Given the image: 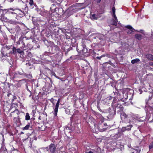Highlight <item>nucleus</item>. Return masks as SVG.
<instances>
[{
  "mask_svg": "<svg viewBox=\"0 0 153 153\" xmlns=\"http://www.w3.org/2000/svg\"><path fill=\"white\" fill-rule=\"evenodd\" d=\"M1 26H0V33H1L2 32V31L1 30Z\"/></svg>",
  "mask_w": 153,
  "mask_h": 153,
  "instance_id": "53",
  "label": "nucleus"
},
{
  "mask_svg": "<svg viewBox=\"0 0 153 153\" xmlns=\"http://www.w3.org/2000/svg\"><path fill=\"white\" fill-rule=\"evenodd\" d=\"M85 153H94L92 152H91V151H89V152H87Z\"/></svg>",
  "mask_w": 153,
  "mask_h": 153,
  "instance_id": "46",
  "label": "nucleus"
},
{
  "mask_svg": "<svg viewBox=\"0 0 153 153\" xmlns=\"http://www.w3.org/2000/svg\"><path fill=\"white\" fill-rule=\"evenodd\" d=\"M68 52H67V51H66V52H65V54L66 55H67V54H68Z\"/></svg>",
  "mask_w": 153,
  "mask_h": 153,
  "instance_id": "54",
  "label": "nucleus"
},
{
  "mask_svg": "<svg viewBox=\"0 0 153 153\" xmlns=\"http://www.w3.org/2000/svg\"><path fill=\"white\" fill-rule=\"evenodd\" d=\"M51 52L53 53H56L59 50L58 46L55 45H53L51 46Z\"/></svg>",
  "mask_w": 153,
  "mask_h": 153,
  "instance_id": "12",
  "label": "nucleus"
},
{
  "mask_svg": "<svg viewBox=\"0 0 153 153\" xmlns=\"http://www.w3.org/2000/svg\"><path fill=\"white\" fill-rule=\"evenodd\" d=\"M11 13L12 14H16L15 13H13V12H11Z\"/></svg>",
  "mask_w": 153,
  "mask_h": 153,
  "instance_id": "55",
  "label": "nucleus"
},
{
  "mask_svg": "<svg viewBox=\"0 0 153 153\" xmlns=\"http://www.w3.org/2000/svg\"><path fill=\"white\" fill-rule=\"evenodd\" d=\"M101 0H97V3H100L101 1Z\"/></svg>",
  "mask_w": 153,
  "mask_h": 153,
  "instance_id": "47",
  "label": "nucleus"
},
{
  "mask_svg": "<svg viewBox=\"0 0 153 153\" xmlns=\"http://www.w3.org/2000/svg\"><path fill=\"white\" fill-rule=\"evenodd\" d=\"M43 42L45 44L47 45V46H48V42L47 40L46 39L43 40Z\"/></svg>",
  "mask_w": 153,
  "mask_h": 153,
  "instance_id": "34",
  "label": "nucleus"
},
{
  "mask_svg": "<svg viewBox=\"0 0 153 153\" xmlns=\"http://www.w3.org/2000/svg\"><path fill=\"white\" fill-rule=\"evenodd\" d=\"M21 40V38H20L19 39V40L17 42V44L19 45L20 44L21 41H22V40Z\"/></svg>",
  "mask_w": 153,
  "mask_h": 153,
  "instance_id": "37",
  "label": "nucleus"
},
{
  "mask_svg": "<svg viewBox=\"0 0 153 153\" xmlns=\"http://www.w3.org/2000/svg\"><path fill=\"white\" fill-rule=\"evenodd\" d=\"M60 102V99H59L55 105V108H54V114L55 116H56L58 112V110L59 106V105Z\"/></svg>",
  "mask_w": 153,
  "mask_h": 153,
  "instance_id": "15",
  "label": "nucleus"
},
{
  "mask_svg": "<svg viewBox=\"0 0 153 153\" xmlns=\"http://www.w3.org/2000/svg\"><path fill=\"white\" fill-rule=\"evenodd\" d=\"M36 112V110H33L32 111L31 114L33 116H34Z\"/></svg>",
  "mask_w": 153,
  "mask_h": 153,
  "instance_id": "35",
  "label": "nucleus"
},
{
  "mask_svg": "<svg viewBox=\"0 0 153 153\" xmlns=\"http://www.w3.org/2000/svg\"><path fill=\"white\" fill-rule=\"evenodd\" d=\"M76 50L79 53H82L83 54L86 53L88 51L84 44H82L79 47H77Z\"/></svg>",
  "mask_w": 153,
  "mask_h": 153,
  "instance_id": "1",
  "label": "nucleus"
},
{
  "mask_svg": "<svg viewBox=\"0 0 153 153\" xmlns=\"http://www.w3.org/2000/svg\"><path fill=\"white\" fill-rule=\"evenodd\" d=\"M54 10H56V8H55Z\"/></svg>",
  "mask_w": 153,
  "mask_h": 153,
  "instance_id": "64",
  "label": "nucleus"
},
{
  "mask_svg": "<svg viewBox=\"0 0 153 153\" xmlns=\"http://www.w3.org/2000/svg\"><path fill=\"white\" fill-rule=\"evenodd\" d=\"M9 22L12 24H18V23H19L18 22H16L15 21H12L11 20H9Z\"/></svg>",
  "mask_w": 153,
  "mask_h": 153,
  "instance_id": "27",
  "label": "nucleus"
},
{
  "mask_svg": "<svg viewBox=\"0 0 153 153\" xmlns=\"http://www.w3.org/2000/svg\"><path fill=\"white\" fill-rule=\"evenodd\" d=\"M149 65L151 66H153V62H151L149 63Z\"/></svg>",
  "mask_w": 153,
  "mask_h": 153,
  "instance_id": "44",
  "label": "nucleus"
},
{
  "mask_svg": "<svg viewBox=\"0 0 153 153\" xmlns=\"http://www.w3.org/2000/svg\"><path fill=\"white\" fill-rule=\"evenodd\" d=\"M72 58V56H71V57H70V59H71V58Z\"/></svg>",
  "mask_w": 153,
  "mask_h": 153,
  "instance_id": "59",
  "label": "nucleus"
},
{
  "mask_svg": "<svg viewBox=\"0 0 153 153\" xmlns=\"http://www.w3.org/2000/svg\"><path fill=\"white\" fill-rule=\"evenodd\" d=\"M97 115L98 116H99L100 117L101 116V115L99 113H97Z\"/></svg>",
  "mask_w": 153,
  "mask_h": 153,
  "instance_id": "45",
  "label": "nucleus"
},
{
  "mask_svg": "<svg viewBox=\"0 0 153 153\" xmlns=\"http://www.w3.org/2000/svg\"><path fill=\"white\" fill-rule=\"evenodd\" d=\"M109 64H110L111 65H112L113 66H114L115 65L112 63L111 62H109Z\"/></svg>",
  "mask_w": 153,
  "mask_h": 153,
  "instance_id": "41",
  "label": "nucleus"
},
{
  "mask_svg": "<svg viewBox=\"0 0 153 153\" xmlns=\"http://www.w3.org/2000/svg\"><path fill=\"white\" fill-rule=\"evenodd\" d=\"M13 99L14 100L16 99V97L15 96H13Z\"/></svg>",
  "mask_w": 153,
  "mask_h": 153,
  "instance_id": "49",
  "label": "nucleus"
},
{
  "mask_svg": "<svg viewBox=\"0 0 153 153\" xmlns=\"http://www.w3.org/2000/svg\"><path fill=\"white\" fill-rule=\"evenodd\" d=\"M116 110L114 108V107H111L108 108V109L106 111V113H108L109 115L111 118L113 117L116 114Z\"/></svg>",
  "mask_w": 153,
  "mask_h": 153,
  "instance_id": "4",
  "label": "nucleus"
},
{
  "mask_svg": "<svg viewBox=\"0 0 153 153\" xmlns=\"http://www.w3.org/2000/svg\"><path fill=\"white\" fill-rule=\"evenodd\" d=\"M70 60V59H68L66 60V61L68 62Z\"/></svg>",
  "mask_w": 153,
  "mask_h": 153,
  "instance_id": "56",
  "label": "nucleus"
},
{
  "mask_svg": "<svg viewBox=\"0 0 153 153\" xmlns=\"http://www.w3.org/2000/svg\"><path fill=\"white\" fill-rule=\"evenodd\" d=\"M45 114L47 116V114H46V113H45Z\"/></svg>",
  "mask_w": 153,
  "mask_h": 153,
  "instance_id": "62",
  "label": "nucleus"
},
{
  "mask_svg": "<svg viewBox=\"0 0 153 153\" xmlns=\"http://www.w3.org/2000/svg\"><path fill=\"white\" fill-rule=\"evenodd\" d=\"M109 64H110L111 65H112L113 66H114L115 65L112 63L111 62H109Z\"/></svg>",
  "mask_w": 153,
  "mask_h": 153,
  "instance_id": "42",
  "label": "nucleus"
},
{
  "mask_svg": "<svg viewBox=\"0 0 153 153\" xmlns=\"http://www.w3.org/2000/svg\"><path fill=\"white\" fill-rule=\"evenodd\" d=\"M112 106L117 108H120L121 111L123 110V105L118 102V101L117 99H113L112 103Z\"/></svg>",
  "mask_w": 153,
  "mask_h": 153,
  "instance_id": "3",
  "label": "nucleus"
},
{
  "mask_svg": "<svg viewBox=\"0 0 153 153\" xmlns=\"http://www.w3.org/2000/svg\"><path fill=\"white\" fill-rule=\"evenodd\" d=\"M146 56L148 59L150 60L153 61V55L150 53H148L147 54Z\"/></svg>",
  "mask_w": 153,
  "mask_h": 153,
  "instance_id": "18",
  "label": "nucleus"
},
{
  "mask_svg": "<svg viewBox=\"0 0 153 153\" xmlns=\"http://www.w3.org/2000/svg\"><path fill=\"white\" fill-rule=\"evenodd\" d=\"M109 64H110L111 65H112L113 66H114L115 65L112 63L111 62H109Z\"/></svg>",
  "mask_w": 153,
  "mask_h": 153,
  "instance_id": "43",
  "label": "nucleus"
},
{
  "mask_svg": "<svg viewBox=\"0 0 153 153\" xmlns=\"http://www.w3.org/2000/svg\"><path fill=\"white\" fill-rule=\"evenodd\" d=\"M21 43L22 44V48L23 50H30L33 48L32 45L29 43L27 44L26 46L25 43L23 41H22Z\"/></svg>",
  "mask_w": 153,
  "mask_h": 153,
  "instance_id": "8",
  "label": "nucleus"
},
{
  "mask_svg": "<svg viewBox=\"0 0 153 153\" xmlns=\"http://www.w3.org/2000/svg\"><path fill=\"white\" fill-rule=\"evenodd\" d=\"M33 3V0H30V2H29V4L30 5H32Z\"/></svg>",
  "mask_w": 153,
  "mask_h": 153,
  "instance_id": "38",
  "label": "nucleus"
},
{
  "mask_svg": "<svg viewBox=\"0 0 153 153\" xmlns=\"http://www.w3.org/2000/svg\"><path fill=\"white\" fill-rule=\"evenodd\" d=\"M1 8H3V7L0 5V10H2Z\"/></svg>",
  "mask_w": 153,
  "mask_h": 153,
  "instance_id": "52",
  "label": "nucleus"
},
{
  "mask_svg": "<svg viewBox=\"0 0 153 153\" xmlns=\"http://www.w3.org/2000/svg\"><path fill=\"white\" fill-rule=\"evenodd\" d=\"M140 150L136 149L135 150V151L134 152H133L131 153H140Z\"/></svg>",
  "mask_w": 153,
  "mask_h": 153,
  "instance_id": "36",
  "label": "nucleus"
},
{
  "mask_svg": "<svg viewBox=\"0 0 153 153\" xmlns=\"http://www.w3.org/2000/svg\"><path fill=\"white\" fill-rule=\"evenodd\" d=\"M111 13L113 17L111 21V24L116 26L117 24L118 20L115 15V10H112V11H111Z\"/></svg>",
  "mask_w": 153,
  "mask_h": 153,
  "instance_id": "2",
  "label": "nucleus"
},
{
  "mask_svg": "<svg viewBox=\"0 0 153 153\" xmlns=\"http://www.w3.org/2000/svg\"><path fill=\"white\" fill-rule=\"evenodd\" d=\"M51 8H50V10H51Z\"/></svg>",
  "mask_w": 153,
  "mask_h": 153,
  "instance_id": "63",
  "label": "nucleus"
},
{
  "mask_svg": "<svg viewBox=\"0 0 153 153\" xmlns=\"http://www.w3.org/2000/svg\"><path fill=\"white\" fill-rule=\"evenodd\" d=\"M17 72L19 74L21 75H23L26 77L30 78V77H32L31 76L30 74L28 75L24 73L22 70L21 71H18Z\"/></svg>",
  "mask_w": 153,
  "mask_h": 153,
  "instance_id": "16",
  "label": "nucleus"
},
{
  "mask_svg": "<svg viewBox=\"0 0 153 153\" xmlns=\"http://www.w3.org/2000/svg\"><path fill=\"white\" fill-rule=\"evenodd\" d=\"M149 149H151L153 148V141L150 144L149 146Z\"/></svg>",
  "mask_w": 153,
  "mask_h": 153,
  "instance_id": "30",
  "label": "nucleus"
},
{
  "mask_svg": "<svg viewBox=\"0 0 153 153\" xmlns=\"http://www.w3.org/2000/svg\"><path fill=\"white\" fill-rule=\"evenodd\" d=\"M104 125L105 126H107V124L106 123H104Z\"/></svg>",
  "mask_w": 153,
  "mask_h": 153,
  "instance_id": "48",
  "label": "nucleus"
},
{
  "mask_svg": "<svg viewBox=\"0 0 153 153\" xmlns=\"http://www.w3.org/2000/svg\"><path fill=\"white\" fill-rule=\"evenodd\" d=\"M7 29L11 33H14V30L12 28H9L7 27H6Z\"/></svg>",
  "mask_w": 153,
  "mask_h": 153,
  "instance_id": "26",
  "label": "nucleus"
},
{
  "mask_svg": "<svg viewBox=\"0 0 153 153\" xmlns=\"http://www.w3.org/2000/svg\"><path fill=\"white\" fill-rule=\"evenodd\" d=\"M39 120H41V119H41V116H40L39 117Z\"/></svg>",
  "mask_w": 153,
  "mask_h": 153,
  "instance_id": "51",
  "label": "nucleus"
},
{
  "mask_svg": "<svg viewBox=\"0 0 153 153\" xmlns=\"http://www.w3.org/2000/svg\"><path fill=\"white\" fill-rule=\"evenodd\" d=\"M105 56V55H102L100 56H97L96 57V58L97 59H98L100 60L101 59V58L103 57H104Z\"/></svg>",
  "mask_w": 153,
  "mask_h": 153,
  "instance_id": "28",
  "label": "nucleus"
},
{
  "mask_svg": "<svg viewBox=\"0 0 153 153\" xmlns=\"http://www.w3.org/2000/svg\"><path fill=\"white\" fill-rule=\"evenodd\" d=\"M134 12L136 13H137V12L136 11V10H134Z\"/></svg>",
  "mask_w": 153,
  "mask_h": 153,
  "instance_id": "60",
  "label": "nucleus"
},
{
  "mask_svg": "<svg viewBox=\"0 0 153 153\" xmlns=\"http://www.w3.org/2000/svg\"><path fill=\"white\" fill-rule=\"evenodd\" d=\"M14 112H16L17 114H19V112L17 109H15L14 110V111H13V112H12L11 113H13Z\"/></svg>",
  "mask_w": 153,
  "mask_h": 153,
  "instance_id": "33",
  "label": "nucleus"
},
{
  "mask_svg": "<svg viewBox=\"0 0 153 153\" xmlns=\"http://www.w3.org/2000/svg\"><path fill=\"white\" fill-rule=\"evenodd\" d=\"M125 27L127 28L125 30L128 34H133L134 33V31H136L131 25H127ZM136 31H138L137 30Z\"/></svg>",
  "mask_w": 153,
  "mask_h": 153,
  "instance_id": "7",
  "label": "nucleus"
},
{
  "mask_svg": "<svg viewBox=\"0 0 153 153\" xmlns=\"http://www.w3.org/2000/svg\"><path fill=\"white\" fill-rule=\"evenodd\" d=\"M122 94L123 97L122 101L124 102L128 98L127 92L126 91L123 90Z\"/></svg>",
  "mask_w": 153,
  "mask_h": 153,
  "instance_id": "14",
  "label": "nucleus"
},
{
  "mask_svg": "<svg viewBox=\"0 0 153 153\" xmlns=\"http://www.w3.org/2000/svg\"><path fill=\"white\" fill-rule=\"evenodd\" d=\"M42 149H46L47 151L49 150L51 153H54L56 151V146L54 144H51L49 145V148L48 147H47L45 148H44Z\"/></svg>",
  "mask_w": 153,
  "mask_h": 153,
  "instance_id": "6",
  "label": "nucleus"
},
{
  "mask_svg": "<svg viewBox=\"0 0 153 153\" xmlns=\"http://www.w3.org/2000/svg\"><path fill=\"white\" fill-rule=\"evenodd\" d=\"M113 98V97L111 96H110L109 97H107L106 99L104 101L103 103H104L105 104L106 103V104L108 105V104H109V102H111V101Z\"/></svg>",
  "mask_w": 153,
  "mask_h": 153,
  "instance_id": "17",
  "label": "nucleus"
},
{
  "mask_svg": "<svg viewBox=\"0 0 153 153\" xmlns=\"http://www.w3.org/2000/svg\"><path fill=\"white\" fill-rule=\"evenodd\" d=\"M30 126L28 124L26 125L25 127L23 128V130H27L29 129Z\"/></svg>",
  "mask_w": 153,
  "mask_h": 153,
  "instance_id": "29",
  "label": "nucleus"
},
{
  "mask_svg": "<svg viewBox=\"0 0 153 153\" xmlns=\"http://www.w3.org/2000/svg\"><path fill=\"white\" fill-rule=\"evenodd\" d=\"M140 61V60L139 59L136 58L134 59H133L131 61V63L132 64H134L137 62H139Z\"/></svg>",
  "mask_w": 153,
  "mask_h": 153,
  "instance_id": "21",
  "label": "nucleus"
},
{
  "mask_svg": "<svg viewBox=\"0 0 153 153\" xmlns=\"http://www.w3.org/2000/svg\"><path fill=\"white\" fill-rule=\"evenodd\" d=\"M135 38L139 40H140L142 38V36L141 35L137 34L135 35Z\"/></svg>",
  "mask_w": 153,
  "mask_h": 153,
  "instance_id": "22",
  "label": "nucleus"
},
{
  "mask_svg": "<svg viewBox=\"0 0 153 153\" xmlns=\"http://www.w3.org/2000/svg\"><path fill=\"white\" fill-rule=\"evenodd\" d=\"M11 95V93H10V91H8V94H7V96L8 97H9V96Z\"/></svg>",
  "mask_w": 153,
  "mask_h": 153,
  "instance_id": "39",
  "label": "nucleus"
},
{
  "mask_svg": "<svg viewBox=\"0 0 153 153\" xmlns=\"http://www.w3.org/2000/svg\"><path fill=\"white\" fill-rule=\"evenodd\" d=\"M5 50V47H2V48L1 49V53L2 54V56H5V55L4 54V51Z\"/></svg>",
  "mask_w": 153,
  "mask_h": 153,
  "instance_id": "24",
  "label": "nucleus"
},
{
  "mask_svg": "<svg viewBox=\"0 0 153 153\" xmlns=\"http://www.w3.org/2000/svg\"><path fill=\"white\" fill-rule=\"evenodd\" d=\"M67 10H66L65 12H64V13H63V14H64V13H65V12H67Z\"/></svg>",
  "mask_w": 153,
  "mask_h": 153,
  "instance_id": "57",
  "label": "nucleus"
},
{
  "mask_svg": "<svg viewBox=\"0 0 153 153\" xmlns=\"http://www.w3.org/2000/svg\"><path fill=\"white\" fill-rule=\"evenodd\" d=\"M19 28V26H17V27H16V28Z\"/></svg>",
  "mask_w": 153,
  "mask_h": 153,
  "instance_id": "58",
  "label": "nucleus"
},
{
  "mask_svg": "<svg viewBox=\"0 0 153 153\" xmlns=\"http://www.w3.org/2000/svg\"><path fill=\"white\" fill-rule=\"evenodd\" d=\"M112 10H115V8L113 6L112 8Z\"/></svg>",
  "mask_w": 153,
  "mask_h": 153,
  "instance_id": "50",
  "label": "nucleus"
},
{
  "mask_svg": "<svg viewBox=\"0 0 153 153\" xmlns=\"http://www.w3.org/2000/svg\"><path fill=\"white\" fill-rule=\"evenodd\" d=\"M4 47H5V49H6L8 50H10V49H11L12 50V51H13V49H14V46L12 45H6Z\"/></svg>",
  "mask_w": 153,
  "mask_h": 153,
  "instance_id": "19",
  "label": "nucleus"
},
{
  "mask_svg": "<svg viewBox=\"0 0 153 153\" xmlns=\"http://www.w3.org/2000/svg\"><path fill=\"white\" fill-rule=\"evenodd\" d=\"M140 31H143V30H140Z\"/></svg>",
  "mask_w": 153,
  "mask_h": 153,
  "instance_id": "61",
  "label": "nucleus"
},
{
  "mask_svg": "<svg viewBox=\"0 0 153 153\" xmlns=\"http://www.w3.org/2000/svg\"><path fill=\"white\" fill-rule=\"evenodd\" d=\"M147 104H146L145 107V110L147 114H151L153 113V108L152 107V106L150 105L149 106L147 107Z\"/></svg>",
  "mask_w": 153,
  "mask_h": 153,
  "instance_id": "10",
  "label": "nucleus"
},
{
  "mask_svg": "<svg viewBox=\"0 0 153 153\" xmlns=\"http://www.w3.org/2000/svg\"><path fill=\"white\" fill-rule=\"evenodd\" d=\"M90 16L91 18L94 19H97L98 18V16L96 14H92L90 13Z\"/></svg>",
  "mask_w": 153,
  "mask_h": 153,
  "instance_id": "20",
  "label": "nucleus"
},
{
  "mask_svg": "<svg viewBox=\"0 0 153 153\" xmlns=\"http://www.w3.org/2000/svg\"><path fill=\"white\" fill-rule=\"evenodd\" d=\"M72 48H68L67 49V52H69L70 50Z\"/></svg>",
  "mask_w": 153,
  "mask_h": 153,
  "instance_id": "40",
  "label": "nucleus"
},
{
  "mask_svg": "<svg viewBox=\"0 0 153 153\" xmlns=\"http://www.w3.org/2000/svg\"><path fill=\"white\" fill-rule=\"evenodd\" d=\"M20 12L19 13V14L20 15L23 16H25V14L23 12H22V10H20Z\"/></svg>",
  "mask_w": 153,
  "mask_h": 153,
  "instance_id": "31",
  "label": "nucleus"
},
{
  "mask_svg": "<svg viewBox=\"0 0 153 153\" xmlns=\"http://www.w3.org/2000/svg\"><path fill=\"white\" fill-rule=\"evenodd\" d=\"M24 50L22 47L20 48L16 49L14 46L13 51H10L9 53L14 55L16 54L17 53L22 54L24 53Z\"/></svg>",
  "mask_w": 153,
  "mask_h": 153,
  "instance_id": "5",
  "label": "nucleus"
},
{
  "mask_svg": "<svg viewBox=\"0 0 153 153\" xmlns=\"http://www.w3.org/2000/svg\"><path fill=\"white\" fill-rule=\"evenodd\" d=\"M114 95H115L113 97V99H117V101L119 100H121L122 101V94H120L117 92H116L114 93Z\"/></svg>",
  "mask_w": 153,
  "mask_h": 153,
  "instance_id": "11",
  "label": "nucleus"
},
{
  "mask_svg": "<svg viewBox=\"0 0 153 153\" xmlns=\"http://www.w3.org/2000/svg\"><path fill=\"white\" fill-rule=\"evenodd\" d=\"M152 99V97H149V102H148V103H149V104H153V102H152L150 101V100Z\"/></svg>",
  "mask_w": 153,
  "mask_h": 153,
  "instance_id": "32",
  "label": "nucleus"
},
{
  "mask_svg": "<svg viewBox=\"0 0 153 153\" xmlns=\"http://www.w3.org/2000/svg\"><path fill=\"white\" fill-rule=\"evenodd\" d=\"M130 117L123 113L121 114V117L124 118V121L125 123H128L130 121Z\"/></svg>",
  "mask_w": 153,
  "mask_h": 153,
  "instance_id": "9",
  "label": "nucleus"
},
{
  "mask_svg": "<svg viewBox=\"0 0 153 153\" xmlns=\"http://www.w3.org/2000/svg\"><path fill=\"white\" fill-rule=\"evenodd\" d=\"M30 119V117L28 113H26L25 115V120H29Z\"/></svg>",
  "mask_w": 153,
  "mask_h": 153,
  "instance_id": "23",
  "label": "nucleus"
},
{
  "mask_svg": "<svg viewBox=\"0 0 153 153\" xmlns=\"http://www.w3.org/2000/svg\"><path fill=\"white\" fill-rule=\"evenodd\" d=\"M132 126H133L132 125L129 124L126 127H123L121 128V131L123 132H124L126 131H130L131 130V128Z\"/></svg>",
  "mask_w": 153,
  "mask_h": 153,
  "instance_id": "13",
  "label": "nucleus"
},
{
  "mask_svg": "<svg viewBox=\"0 0 153 153\" xmlns=\"http://www.w3.org/2000/svg\"><path fill=\"white\" fill-rule=\"evenodd\" d=\"M105 36L104 35L102 34H100L99 36V38L100 40H103L104 39Z\"/></svg>",
  "mask_w": 153,
  "mask_h": 153,
  "instance_id": "25",
  "label": "nucleus"
}]
</instances>
